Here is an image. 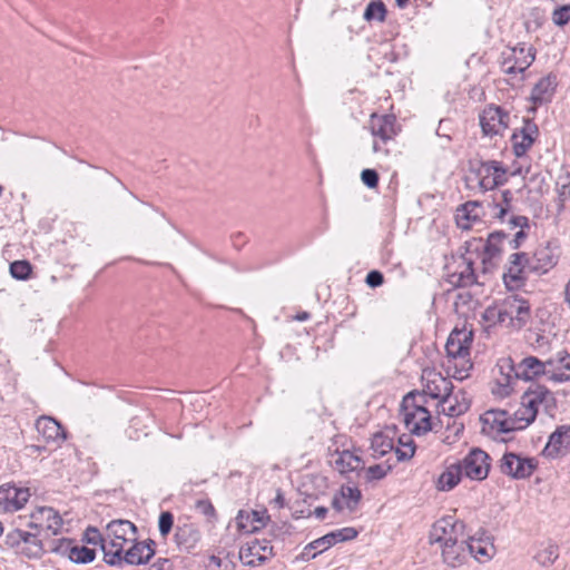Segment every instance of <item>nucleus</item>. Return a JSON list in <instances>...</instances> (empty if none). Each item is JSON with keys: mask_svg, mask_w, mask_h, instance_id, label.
I'll use <instances>...</instances> for the list:
<instances>
[{"mask_svg": "<svg viewBox=\"0 0 570 570\" xmlns=\"http://www.w3.org/2000/svg\"><path fill=\"white\" fill-rule=\"evenodd\" d=\"M102 544L104 560L111 567L121 568V554L127 542L137 540V527L129 520H112L106 527Z\"/></svg>", "mask_w": 570, "mask_h": 570, "instance_id": "nucleus-1", "label": "nucleus"}, {"mask_svg": "<svg viewBox=\"0 0 570 570\" xmlns=\"http://www.w3.org/2000/svg\"><path fill=\"white\" fill-rule=\"evenodd\" d=\"M557 410V400L553 393L540 384L531 385L522 395L521 405L518 409L523 425L532 423L540 411L553 416Z\"/></svg>", "mask_w": 570, "mask_h": 570, "instance_id": "nucleus-2", "label": "nucleus"}, {"mask_svg": "<svg viewBox=\"0 0 570 570\" xmlns=\"http://www.w3.org/2000/svg\"><path fill=\"white\" fill-rule=\"evenodd\" d=\"M521 417L518 410L513 414L507 410H489L481 416L482 433L505 442L507 439L501 435L527 428Z\"/></svg>", "mask_w": 570, "mask_h": 570, "instance_id": "nucleus-3", "label": "nucleus"}, {"mask_svg": "<svg viewBox=\"0 0 570 570\" xmlns=\"http://www.w3.org/2000/svg\"><path fill=\"white\" fill-rule=\"evenodd\" d=\"M39 532L26 531L19 528L10 530L4 537V546L28 559H40L46 552Z\"/></svg>", "mask_w": 570, "mask_h": 570, "instance_id": "nucleus-4", "label": "nucleus"}, {"mask_svg": "<svg viewBox=\"0 0 570 570\" xmlns=\"http://www.w3.org/2000/svg\"><path fill=\"white\" fill-rule=\"evenodd\" d=\"M500 368L501 371L504 368L508 370V383L511 377L523 381H533L542 375L548 376L549 371H551V368L548 367V364H546V361H541L535 356H527L517 364H514L511 358L502 360Z\"/></svg>", "mask_w": 570, "mask_h": 570, "instance_id": "nucleus-5", "label": "nucleus"}, {"mask_svg": "<svg viewBox=\"0 0 570 570\" xmlns=\"http://www.w3.org/2000/svg\"><path fill=\"white\" fill-rule=\"evenodd\" d=\"M471 174L482 191L491 190L507 181V170L497 160L478 161L471 165Z\"/></svg>", "mask_w": 570, "mask_h": 570, "instance_id": "nucleus-6", "label": "nucleus"}, {"mask_svg": "<svg viewBox=\"0 0 570 570\" xmlns=\"http://www.w3.org/2000/svg\"><path fill=\"white\" fill-rule=\"evenodd\" d=\"M505 326L522 328L530 320V304L519 294H510L500 302Z\"/></svg>", "mask_w": 570, "mask_h": 570, "instance_id": "nucleus-7", "label": "nucleus"}, {"mask_svg": "<svg viewBox=\"0 0 570 570\" xmlns=\"http://www.w3.org/2000/svg\"><path fill=\"white\" fill-rule=\"evenodd\" d=\"M464 535L465 524L449 515L433 524L430 531V542L438 543L440 548H443L453 541L463 540Z\"/></svg>", "mask_w": 570, "mask_h": 570, "instance_id": "nucleus-8", "label": "nucleus"}, {"mask_svg": "<svg viewBox=\"0 0 570 570\" xmlns=\"http://www.w3.org/2000/svg\"><path fill=\"white\" fill-rule=\"evenodd\" d=\"M62 518L58 511L51 507H38L35 509L27 522V528L47 532L49 535H57L62 528Z\"/></svg>", "mask_w": 570, "mask_h": 570, "instance_id": "nucleus-9", "label": "nucleus"}, {"mask_svg": "<svg viewBox=\"0 0 570 570\" xmlns=\"http://www.w3.org/2000/svg\"><path fill=\"white\" fill-rule=\"evenodd\" d=\"M491 459L489 454L479 449H472L461 461H458L464 476L475 480L482 481L484 480L490 471Z\"/></svg>", "mask_w": 570, "mask_h": 570, "instance_id": "nucleus-10", "label": "nucleus"}, {"mask_svg": "<svg viewBox=\"0 0 570 570\" xmlns=\"http://www.w3.org/2000/svg\"><path fill=\"white\" fill-rule=\"evenodd\" d=\"M528 253L519 252L509 256L505 272L503 273V282L509 291L523 286L527 276L532 274L528 271Z\"/></svg>", "mask_w": 570, "mask_h": 570, "instance_id": "nucleus-11", "label": "nucleus"}, {"mask_svg": "<svg viewBox=\"0 0 570 570\" xmlns=\"http://www.w3.org/2000/svg\"><path fill=\"white\" fill-rule=\"evenodd\" d=\"M31 497L30 489L13 482L0 485V513H13L21 510Z\"/></svg>", "mask_w": 570, "mask_h": 570, "instance_id": "nucleus-12", "label": "nucleus"}, {"mask_svg": "<svg viewBox=\"0 0 570 570\" xmlns=\"http://www.w3.org/2000/svg\"><path fill=\"white\" fill-rule=\"evenodd\" d=\"M559 255L556 244L549 242L540 245L531 255L528 254V271L537 275L546 274L557 265Z\"/></svg>", "mask_w": 570, "mask_h": 570, "instance_id": "nucleus-13", "label": "nucleus"}, {"mask_svg": "<svg viewBox=\"0 0 570 570\" xmlns=\"http://www.w3.org/2000/svg\"><path fill=\"white\" fill-rule=\"evenodd\" d=\"M510 116L497 106H489L480 115V126L485 136H502L508 129Z\"/></svg>", "mask_w": 570, "mask_h": 570, "instance_id": "nucleus-14", "label": "nucleus"}, {"mask_svg": "<svg viewBox=\"0 0 570 570\" xmlns=\"http://www.w3.org/2000/svg\"><path fill=\"white\" fill-rule=\"evenodd\" d=\"M441 382L443 384V390L445 394L443 396L440 395V393H430L431 399H439L441 397V407L442 412L451 417L459 416L461 414H464L469 407L470 402L465 399V393H461V399H459V395H452L450 393L452 389L451 382L446 381L445 379H441Z\"/></svg>", "mask_w": 570, "mask_h": 570, "instance_id": "nucleus-15", "label": "nucleus"}, {"mask_svg": "<svg viewBox=\"0 0 570 570\" xmlns=\"http://www.w3.org/2000/svg\"><path fill=\"white\" fill-rule=\"evenodd\" d=\"M535 463L533 459L521 458L514 453H505L500 462V470L503 474L514 479L529 478L534 469Z\"/></svg>", "mask_w": 570, "mask_h": 570, "instance_id": "nucleus-16", "label": "nucleus"}, {"mask_svg": "<svg viewBox=\"0 0 570 570\" xmlns=\"http://www.w3.org/2000/svg\"><path fill=\"white\" fill-rule=\"evenodd\" d=\"M570 453V424L560 425L549 436L548 443L542 450V455L554 460Z\"/></svg>", "mask_w": 570, "mask_h": 570, "instance_id": "nucleus-17", "label": "nucleus"}, {"mask_svg": "<svg viewBox=\"0 0 570 570\" xmlns=\"http://www.w3.org/2000/svg\"><path fill=\"white\" fill-rule=\"evenodd\" d=\"M405 428L415 435H422L432 430L431 413L426 407L412 405V411L401 410Z\"/></svg>", "mask_w": 570, "mask_h": 570, "instance_id": "nucleus-18", "label": "nucleus"}, {"mask_svg": "<svg viewBox=\"0 0 570 570\" xmlns=\"http://www.w3.org/2000/svg\"><path fill=\"white\" fill-rule=\"evenodd\" d=\"M272 556L273 547L266 541L261 542L256 539L247 542L239 550L242 562L249 567L261 566Z\"/></svg>", "mask_w": 570, "mask_h": 570, "instance_id": "nucleus-19", "label": "nucleus"}, {"mask_svg": "<svg viewBox=\"0 0 570 570\" xmlns=\"http://www.w3.org/2000/svg\"><path fill=\"white\" fill-rule=\"evenodd\" d=\"M472 337V331L454 328L445 344L448 356L453 358L468 356L470 354Z\"/></svg>", "mask_w": 570, "mask_h": 570, "instance_id": "nucleus-20", "label": "nucleus"}, {"mask_svg": "<svg viewBox=\"0 0 570 570\" xmlns=\"http://www.w3.org/2000/svg\"><path fill=\"white\" fill-rule=\"evenodd\" d=\"M395 121L394 115L377 116L376 114H372L368 128L374 138L386 144L396 136Z\"/></svg>", "mask_w": 570, "mask_h": 570, "instance_id": "nucleus-21", "label": "nucleus"}, {"mask_svg": "<svg viewBox=\"0 0 570 570\" xmlns=\"http://www.w3.org/2000/svg\"><path fill=\"white\" fill-rule=\"evenodd\" d=\"M546 364L551 368L548 377L553 382L570 381V354L567 351H559L546 360Z\"/></svg>", "mask_w": 570, "mask_h": 570, "instance_id": "nucleus-22", "label": "nucleus"}, {"mask_svg": "<svg viewBox=\"0 0 570 570\" xmlns=\"http://www.w3.org/2000/svg\"><path fill=\"white\" fill-rule=\"evenodd\" d=\"M134 542L135 543L128 550H124V553L121 554V566L124 563L131 566L144 564L147 563L155 554V542L153 540H149L148 542Z\"/></svg>", "mask_w": 570, "mask_h": 570, "instance_id": "nucleus-23", "label": "nucleus"}, {"mask_svg": "<svg viewBox=\"0 0 570 570\" xmlns=\"http://www.w3.org/2000/svg\"><path fill=\"white\" fill-rule=\"evenodd\" d=\"M448 282L454 287H469L478 284L473 262L470 258L462 257L456 269L448 275Z\"/></svg>", "mask_w": 570, "mask_h": 570, "instance_id": "nucleus-24", "label": "nucleus"}, {"mask_svg": "<svg viewBox=\"0 0 570 570\" xmlns=\"http://www.w3.org/2000/svg\"><path fill=\"white\" fill-rule=\"evenodd\" d=\"M513 65L504 68V73L514 75L524 72L534 61L535 52L532 47L518 45L510 50Z\"/></svg>", "mask_w": 570, "mask_h": 570, "instance_id": "nucleus-25", "label": "nucleus"}, {"mask_svg": "<svg viewBox=\"0 0 570 570\" xmlns=\"http://www.w3.org/2000/svg\"><path fill=\"white\" fill-rule=\"evenodd\" d=\"M441 553L444 563L449 567H461L468 559L466 534L463 540L453 541L441 548Z\"/></svg>", "mask_w": 570, "mask_h": 570, "instance_id": "nucleus-26", "label": "nucleus"}, {"mask_svg": "<svg viewBox=\"0 0 570 570\" xmlns=\"http://www.w3.org/2000/svg\"><path fill=\"white\" fill-rule=\"evenodd\" d=\"M269 520L266 510L255 511L252 510L249 512L239 511L236 518L237 527L239 530L250 533L256 532L266 525V522Z\"/></svg>", "mask_w": 570, "mask_h": 570, "instance_id": "nucleus-27", "label": "nucleus"}, {"mask_svg": "<svg viewBox=\"0 0 570 570\" xmlns=\"http://www.w3.org/2000/svg\"><path fill=\"white\" fill-rule=\"evenodd\" d=\"M508 238L503 232H493L489 234L483 247L482 264L484 265V273L489 266L493 265V259L497 258L502 252V244Z\"/></svg>", "mask_w": 570, "mask_h": 570, "instance_id": "nucleus-28", "label": "nucleus"}, {"mask_svg": "<svg viewBox=\"0 0 570 570\" xmlns=\"http://www.w3.org/2000/svg\"><path fill=\"white\" fill-rule=\"evenodd\" d=\"M200 540V532L193 523H184L176 528L175 542L180 550L189 551L196 547Z\"/></svg>", "mask_w": 570, "mask_h": 570, "instance_id": "nucleus-29", "label": "nucleus"}, {"mask_svg": "<svg viewBox=\"0 0 570 570\" xmlns=\"http://www.w3.org/2000/svg\"><path fill=\"white\" fill-rule=\"evenodd\" d=\"M557 87V77L549 73L542 77L531 90V100L535 105L550 101Z\"/></svg>", "mask_w": 570, "mask_h": 570, "instance_id": "nucleus-30", "label": "nucleus"}, {"mask_svg": "<svg viewBox=\"0 0 570 570\" xmlns=\"http://www.w3.org/2000/svg\"><path fill=\"white\" fill-rule=\"evenodd\" d=\"M468 557L472 556L479 561L490 560L493 556L494 547L483 539H475L466 535Z\"/></svg>", "mask_w": 570, "mask_h": 570, "instance_id": "nucleus-31", "label": "nucleus"}, {"mask_svg": "<svg viewBox=\"0 0 570 570\" xmlns=\"http://www.w3.org/2000/svg\"><path fill=\"white\" fill-rule=\"evenodd\" d=\"M463 475L458 462L450 464L439 476L438 489L441 491L452 490L461 481Z\"/></svg>", "mask_w": 570, "mask_h": 570, "instance_id": "nucleus-32", "label": "nucleus"}, {"mask_svg": "<svg viewBox=\"0 0 570 570\" xmlns=\"http://www.w3.org/2000/svg\"><path fill=\"white\" fill-rule=\"evenodd\" d=\"M394 449L393 439L384 432L375 433L371 440V455L373 459H380Z\"/></svg>", "mask_w": 570, "mask_h": 570, "instance_id": "nucleus-33", "label": "nucleus"}, {"mask_svg": "<svg viewBox=\"0 0 570 570\" xmlns=\"http://www.w3.org/2000/svg\"><path fill=\"white\" fill-rule=\"evenodd\" d=\"M364 461L361 459V456L356 455L355 453L351 451H343L340 453L338 458L335 460V466L336 469L342 472H348V471H358L364 470Z\"/></svg>", "mask_w": 570, "mask_h": 570, "instance_id": "nucleus-34", "label": "nucleus"}, {"mask_svg": "<svg viewBox=\"0 0 570 570\" xmlns=\"http://www.w3.org/2000/svg\"><path fill=\"white\" fill-rule=\"evenodd\" d=\"M36 428L47 440L65 438L61 425L52 417L42 416L37 420Z\"/></svg>", "mask_w": 570, "mask_h": 570, "instance_id": "nucleus-35", "label": "nucleus"}, {"mask_svg": "<svg viewBox=\"0 0 570 570\" xmlns=\"http://www.w3.org/2000/svg\"><path fill=\"white\" fill-rule=\"evenodd\" d=\"M559 557V547L554 543L547 542L541 546L534 554V560L543 567L551 566Z\"/></svg>", "mask_w": 570, "mask_h": 570, "instance_id": "nucleus-36", "label": "nucleus"}, {"mask_svg": "<svg viewBox=\"0 0 570 570\" xmlns=\"http://www.w3.org/2000/svg\"><path fill=\"white\" fill-rule=\"evenodd\" d=\"M509 223L512 227H520V229L514 234L513 238L509 239L510 247L512 249H517L521 246L522 242L527 237L524 228L529 227V219L525 216H512L509 219Z\"/></svg>", "mask_w": 570, "mask_h": 570, "instance_id": "nucleus-37", "label": "nucleus"}, {"mask_svg": "<svg viewBox=\"0 0 570 570\" xmlns=\"http://www.w3.org/2000/svg\"><path fill=\"white\" fill-rule=\"evenodd\" d=\"M386 7L382 0H375L371 1L363 13V18L365 21H377V22H384L386 19Z\"/></svg>", "mask_w": 570, "mask_h": 570, "instance_id": "nucleus-38", "label": "nucleus"}, {"mask_svg": "<svg viewBox=\"0 0 570 570\" xmlns=\"http://www.w3.org/2000/svg\"><path fill=\"white\" fill-rule=\"evenodd\" d=\"M399 443L402 448L395 449V455L397 461H405L411 459L415 453V445L410 435H402L399 439Z\"/></svg>", "mask_w": 570, "mask_h": 570, "instance_id": "nucleus-39", "label": "nucleus"}, {"mask_svg": "<svg viewBox=\"0 0 570 570\" xmlns=\"http://www.w3.org/2000/svg\"><path fill=\"white\" fill-rule=\"evenodd\" d=\"M392 465L387 463L374 464L368 468H364V479L366 482H373L382 480L386 476L389 471H391Z\"/></svg>", "mask_w": 570, "mask_h": 570, "instance_id": "nucleus-40", "label": "nucleus"}, {"mask_svg": "<svg viewBox=\"0 0 570 570\" xmlns=\"http://www.w3.org/2000/svg\"><path fill=\"white\" fill-rule=\"evenodd\" d=\"M95 558L96 552L94 549L73 544L69 560L75 563H89L92 562Z\"/></svg>", "mask_w": 570, "mask_h": 570, "instance_id": "nucleus-41", "label": "nucleus"}, {"mask_svg": "<svg viewBox=\"0 0 570 570\" xmlns=\"http://www.w3.org/2000/svg\"><path fill=\"white\" fill-rule=\"evenodd\" d=\"M482 318L489 326H493L497 324L505 325V320L500 303L488 306L482 314Z\"/></svg>", "mask_w": 570, "mask_h": 570, "instance_id": "nucleus-42", "label": "nucleus"}, {"mask_svg": "<svg viewBox=\"0 0 570 570\" xmlns=\"http://www.w3.org/2000/svg\"><path fill=\"white\" fill-rule=\"evenodd\" d=\"M512 142H513V151L517 157H521L525 155V153L531 148L534 140L530 136H527L524 134H517L514 132L512 135Z\"/></svg>", "mask_w": 570, "mask_h": 570, "instance_id": "nucleus-43", "label": "nucleus"}, {"mask_svg": "<svg viewBox=\"0 0 570 570\" xmlns=\"http://www.w3.org/2000/svg\"><path fill=\"white\" fill-rule=\"evenodd\" d=\"M429 395L426 393L410 392L407 393L401 403V410L412 411V405H419V407H426Z\"/></svg>", "mask_w": 570, "mask_h": 570, "instance_id": "nucleus-44", "label": "nucleus"}, {"mask_svg": "<svg viewBox=\"0 0 570 570\" xmlns=\"http://www.w3.org/2000/svg\"><path fill=\"white\" fill-rule=\"evenodd\" d=\"M73 542L70 539L61 538L52 540L49 543V551L62 557L70 558Z\"/></svg>", "mask_w": 570, "mask_h": 570, "instance_id": "nucleus-45", "label": "nucleus"}, {"mask_svg": "<svg viewBox=\"0 0 570 570\" xmlns=\"http://www.w3.org/2000/svg\"><path fill=\"white\" fill-rule=\"evenodd\" d=\"M31 265L27 261H16L10 264V274L13 278L24 281L31 274Z\"/></svg>", "mask_w": 570, "mask_h": 570, "instance_id": "nucleus-46", "label": "nucleus"}, {"mask_svg": "<svg viewBox=\"0 0 570 570\" xmlns=\"http://www.w3.org/2000/svg\"><path fill=\"white\" fill-rule=\"evenodd\" d=\"M340 494L345 500L346 507L350 510H354L362 498L361 491L352 487H342Z\"/></svg>", "mask_w": 570, "mask_h": 570, "instance_id": "nucleus-47", "label": "nucleus"}, {"mask_svg": "<svg viewBox=\"0 0 570 570\" xmlns=\"http://www.w3.org/2000/svg\"><path fill=\"white\" fill-rule=\"evenodd\" d=\"M336 543H338L337 538L335 535V532L332 531L308 543V549H318V552L322 553L323 551L327 550L328 548Z\"/></svg>", "mask_w": 570, "mask_h": 570, "instance_id": "nucleus-48", "label": "nucleus"}, {"mask_svg": "<svg viewBox=\"0 0 570 570\" xmlns=\"http://www.w3.org/2000/svg\"><path fill=\"white\" fill-rule=\"evenodd\" d=\"M557 191L560 200V209L563 207L566 199L570 197V175L567 173L559 176L557 180Z\"/></svg>", "mask_w": 570, "mask_h": 570, "instance_id": "nucleus-49", "label": "nucleus"}, {"mask_svg": "<svg viewBox=\"0 0 570 570\" xmlns=\"http://www.w3.org/2000/svg\"><path fill=\"white\" fill-rule=\"evenodd\" d=\"M85 540L89 544L100 546V549L102 550V544H105L107 540L106 532L101 533L97 528L89 527L85 531Z\"/></svg>", "mask_w": 570, "mask_h": 570, "instance_id": "nucleus-50", "label": "nucleus"}, {"mask_svg": "<svg viewBox=\"0 0 570 570\" xmlns=\"http://www.w3.org/2000/svg\"><path fill=\"white\" fill-rule=\"evenodd\" d=\"M552 21L559 27L566 26L570 21V4L556 8L552 12Z\"/></svg>", "mask_w": 570, "mask_h": 570, "instance_id": "nucleus-51", "label": "nucleus"}, {"mask_svg": "<svg viewBox=\"0 0 570 570\" xmlns=\"http://www.w3.org/2000/svg\"><path fill=\"white\" fill-rule=\"evenodd\" d=\"M174 525V515L169 511L160 513L158 519V529L163 538L167 537Z\"/></svg>", "mask_w": 570, "mask_h": 570, "instance_id": "nucleus-52", "label": "nucleus"}, {"mask_svg": "<svg viewBox=\"0 0 570 570\" xmlns=\"http://www.w3.org/2000/svg\"><path fill=\"white\" fill-rule=\"evenodd\" d=\"M361 179L368 188H375L379 185V174L375 169H363L361 173Z\"/></svg>", "mask_w": 570, "mask_h": 570, "instance_id": "nucleus-53", "label": "nucleus"}, {"mask_svg": "<svg viewBox=\"0 0 570 570\" xmlns=\"http://www.w3.org/2000/svg\"><path fill=\"white\" fill-rule=\"evenodd\" d=\"M502 197V204H498L497 207H499V212L497 213V217L501 220L504 219V216L510 210V202L512 200V193L510 190H504L501 194Z\"/></svg>", "mask_w": 570, "mask_h": 570, "instance_id": "nucleus-54", "label": "nucleus"}, {"mask_svg": "<svg viewBox=\"0 0 570 570\" xmlns=\"http://www.w3.org/2000/svg\"><path fill=\"white\" fill-rule=\"evenodd\" d=\"M365 283L372 288L379 287L384 283V276L380 271H371L366 275Z\"/></svg>", "mask_w": 570, "mask_h": 570, "instance_id": "nucleus-55", "label": "nucleus"}, {"mask_svg": "<svg viewBox=\"0 0 570 570\" xmlns=\"http://www.w3.org/2000/svg\"><path fill=\"white\" fill-rule=\"evenodd\" d=\"M334 532H335V535H336L338 542L352 540V539L356 538V535H357L356 529H354L352 527L342 528V529L335 530Z\"/></svg>", "mask_w": 570, "mask_h": 570, "instance_id": "nucleus-56", "label": "nucleus"}, {"mask_svg": "<svg viewBox=\"0 0 570 570\" xmlns=\"http://www.w3.org/2000/svg\"><path fill=\"white\" fill-rule=\"evenodd\" d=\"M479 207H480V205H479L478 202H468V203H465L462 206V210L465 213L464 217L466 219H470V218L478 219L479 215H478V213H474V210L476 208H479Z\"/></svg>", "mask_w": 570, "mask_h": 570, "instance_id": "nucleus-57", "label": "nucleus"}, {"mask_svg": "<svg viewBox=\"0 0 570 570\" xmlns=\"http://www.w3.org/2000/svg\"><path fill=\"white\" fill-rule=\"evenodd\" d=\"M520 132L524 134L527 136H530L531 138H533V140H535V138L538 137V134H539V129H538V126L533 121L525 120Z\"/></svg>", "mask_w": 570, "mask_h": 570, "instance_id": "nucleus-58", "label": "nucleus"}, {"mask_svg": "<svg viewBox=\"0 0 570 570\" xmlns=\"http://www.w3.org/2000/svg\"><path fill=\"white\" fill-rule=\"evenodd\" d=\"M197 509L205 515L212 517L215 514V509L209 501L199 500L196 503Z\"/></svg>", "mask_w": 570, "mask_h": 570, "instance_id": "nucleus-59", "label": "nucleus"}, {"mask_svg": "<svg viewBox=\"0 0 570 570\" xmlns=\"http://www.w3.org/2000/svg\"><path fill=\"white\" fill-rule=\"evenodd\" d=\"M169 560L159 559L150 566V570H169Z\"/></svg>", "mask_w": 570, "mask_h": 570, "instance_id": "nucleus-60", "label": "nucleus"}, {"mask_svg": "<svg viewBox=\"0 0 570 570\" xmlns=\"http://www.w3.org/2000/svg\"><path fill=\"white\" fill-rule=\"evenodd\" d=\"M232 242H233V246L235 248L239 249L245 244L246 239L242 233H237L232 236Z\"/></svg>", "mask_w": 570, "mask_h": 570, "instance_id": "nucleus-61", "label": "nucleus"}, {"mask_svg": "<svg viewBox=\"0 0 570 570\" xmlns=\"http://www.w3.org/2000/svg\"><path fill=\"white\" fill-rule=\"evenodd\" d=\"M344 499L342 498L341 494H336L333 499H332V507L333 509H335L336 511H342L344 509Z\"/></svg>", "mask_w": 570, "mask_h": 570, "instance_id": "nucleus-62", "label": "nucleus"}, {"mask_svg": "<svg viewBox=\"0 0 570 570\" xmlns=\"http://www.w3.org/2000/svg\"><path fill=\"white\" fill-rule=\"evenodd\" d=\"M318 549H308V544L304 548L302 552V559H313L318 554Z\"/></svg>", "mask_w": 570, "mask_h": 570, "instance_id": "nucleus-63", "label": "nucleus"}, {"mask_svg": "<svg viewBox=\"0 0 570 570\" xmlns=\"http://www.w3.org/2000/svg\"><path fill=\"white\" fill-rule=\"evenodd\" d=\"M327 514V508L325 507H317L315 510H314V515L317 518V519H324Z\"/></svg>", "mask_w": 570, "mask_h": 570, "instance_id": "nucleus-64", "label": "nucleus"}]
</instances>
